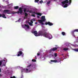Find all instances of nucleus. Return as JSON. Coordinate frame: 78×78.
<instances>
[{
    "label": "nucleus",
    "instance_id": "obj_16",
    "mask_svg": "<svg viewBox=\"0 0 78 78\" xmlns=\"http://www.w3.org/2000/svg\"><path fill=\"white\" fill-rule=\"evenodd\" d=\"M18 8H19L18 6H16L14 7V9H17Z\"/></svg>",
    "mask_w": 78,
    "mask_h": 78
},
{
    "label": "nucleus",
    "instance_id": "obj_43",
    "mask_svg": "<svg viewBox=\"0 0 78 78\" xmlns=\"http://www.w3.org/2000/svg\"><path fill=\"white\" fill-rule=\"evenodd\" d=\"M37 18H39V16H37Z\"/></svg>",
    "mask_w": 78,
    "mask_h": 78
},
{
    "label": "nucleus",
    "instance_id": "obj_41",
    "mask_svg": "<svg viewBox=\"0 0 78 78\" xmlns=\"http://www.w3.org/2000/svg\"><path fill=\"white\" fill-rule=\"evenodd\" d=\"M35 59H37V58H36V56H35Z\"/></svg>",
    "mask_w": 78,
    "mask_h": 78
},
{
    "label": "nucleus",
    "instance_id": "obj_21",
    "mask_svg": "<svg viewBox=\"0 0 78 78\" xmlns=\"http://www.w3.org/2000/svg\"><path fill=\"white\" fill-rule=\"evenodd\" d=\"M54 56L56 57L58 56V54L56 53H54Z\"/></svg>",
    "mask_w": 78,
    "mask_h": 78
},
{
    "label": "nucleus",
    "instance_id": "obj_23",
    "mask_svg": "<svg viewBox=\"0 0 78 78\" xmlns=\"http://www.w3.org/2000/svg\"><path fill=\"white\" fill-rule=\"evenodd\" d=\"M26 73H28V69H26V70H25Z\"/></svg>",
    "mask_w": 78,
    "mask_h": 78
},
{
    "label": "nucleus",
    "instance_id": "obj_33",
    "mask_svg": "<svg viewBox=\"0 0 78 78\" xmlns=\"http://www.w3.org/2000/svg\"><path fill=\"white\" fill-rule=\"evenodd\" d=\"M69 5H70V4H71V3H72V0H69Z\"/></svg>",
    "mask_w": 78,
    "mask_h": 78
},
{
    "label": "nucleus",
    "instance_id": "obj_10",
    "mask_svg": "<svg viewBox=\"0 0 78 78\" xmlns=\"http://www.w3.org/2000/svg\"><path fill=\"white\" fill-rule=\"evenodd\" d=\"M51 62H55L56 63V62H58L57 60H51Z\"/></svg>",
    "mask_w": 78,
    "mask_h": 78
},
{
    "label": "nucleus",
    "instance_id": "obj_2",
    "mask_svg": "<svg viewBox=\"0 0 78 78\" xmlns=\"http://www.w3.org/2000/svg\"><path fill=\"white\" fill-rule=\"evenodd\" d=\"M41 20H38V21L40 23H41V24L42 25H44V23L43 22H44L46 20L45 16H41Z\"/></svg>",
    "mask_w": 78,
    "mask_h": 78
},
{
    "label": "nucleus",
    "instance_id": "obj_51",
    "mask_svg": "<svg viewBox=\"0 0 78 78\" xmlns=\"http://www.w3.org/2000/svg\"><path fill=\"white\" fill-rule=\"evenodd\" d=\"M21 78H22V77H21Z\"/></svg>",
    "mask_w": 78,
    "mask_h": 78
},
{
    "label": "nucleus",
    "instance_id": "obj_48",
    "mask_svg": "<svg viewBox=\"0 0 78 78\" xmlns=\"http://www.w3.org/2000/svg\"><path fill=\"white\" fill-rule=\"evenodd\" d=\"M0 76H2V75L1 74H0Z\"/></svg>",
    "mask_w": 78,
    "mask_h": 78
},
{
    "label": "nucleus",
    "instance_id": "obj_29",
    "mask_svg": "<svg viewBox=\"0 0 78 78\" xmlns=\"http://www.w3.org/2000/svg\"><path fill=\"white\" fill-rule=\"evenodd\" d=\"M50 1H49L48 2H47V5H49V4H50Z\"/></svg>",
    "mask_w": 78,
    "mask_h": 78
},
{
    "label": "nucleus",
    "instance_id": "obj_27",
    "mask_svg": "<svg viewBox=\"0 0 78 78\" xmlns=\"http://www.w3.org/2000/svg\"><path fill=\"white\" fill-rule=\"evenodd\" d=\"M32 61V62H36V60L35 59H33Z\"/></svg>",
    "mask_w": 78,
    "mask_h": 78
},
{
    "label": "nucleus",
    "instance_id": "obj_19",
    "mask_svg": "<svg viewBox=\"0 0 78 78\" xmlns=\"http://www.w3.org/2000/svg\"><path fill=\"white\" fill-rule=\"evenodd\" d=\"M63 50L65 51H67V50H68V48H63Z\"/></svg>",
    "mask_w": 78,
    "mask_h": 78
},
{
    "label": "nucleus",
    "instance_id": "obj_17",
    "mask_svg": "<svg viewBox=\"0 0 78 78\" xmlns=\"http://www.w3.org/2000/svg\"><path fill=\"white\" fill-rule=\"evenodd\" d=\"M62 34L63 36H65L66 35V33L64 32H62Z\"/></svg>",
    "mask_w": 78,
    "mask_h": 78
},
{
    "label": "nucleus",
    "instance_id": "obj_28",
    "mask_svg": "<svg viewBox=\"0 0 78 78\" xmlns=\"http://www.w3.org/2000/svg\"><path fill=\"white\" fill-rule=\"evenodd\" d=\"M2 62H3V61H0V66H1V65L2 64Z\"/></svg>",
    "mask_w": 78,
    "mask_h": 78
},
{
    "label": "nucleus",
    "instance_id": "obj_49",
    "mask_svg": "<svg viewBox=\"0 0 78 78\" xmlns=\"http://www.w3.org/2000/svg\"><path fill=\"white\" fill-rule=\"evenodd\" d=\"M4 66H5V65L4 64Z\"/></svg>",
    "mask_w": 78,
    "mask_h": 78
},
{
    "label": "nucleus",
    "instance_id": "obj_11",
    "mask_svg": "<svg viewBox=\"0 0 78 78\" xmlns=\"http://www.w3.org/2000/svg\"><path fill=\"white\" fill-rule=\"evenodd\" d=\"M58 49L57 48H54L51 50V51H53L56 50Z\"/></svg>",
    "mask_w": 78,
    "mask_h": 78
},
{
    "label": "nucleus",
    "instance_id": "obj_46",
    "mask_svg": "<svg viewBox=\"0 0 78 78\" xmlns=\"http://www.w3.org/2000/svg\"><path fill=\"white\" fill-rule=\"evenodd\" d=\"M33 20V21H35V20Z\"/></svg>",
    "mask_w": 78,
    "mask_h": 78
},
{
    "label": "nucleus",
    "instance_id": "obj_38",
    "mask_svg": "<svg viewBox=\"0 0 78 78\" xmlns=\"http://www.w3.org/2000/svg\"><path fill=\"white\" fill-rule=\"evenodd\" d=\"M37 56H39V55H40V54H39V53H37Z\"/></svg>",
    "mask_w": 78,
    "mask_h": 78
},
{
    "label": "nucleus",
    "instance_id": "obj_15",
    "mask_svg": "<svg viewBox=\"0 0 78 78\" xmlns=\"http://www.w3.org/2000/svg\"><path fill=\"white\" fill-rule=\"evenodd\" d=\"M24 25L25 27H27V28H28V29H29V28H30V26H29V25L27 24H24Z\"/></svg>",
    "mask_w": 78,
    "mask_h": 78
},
{
    "label": "nucleus",
    "instance_id": "obj_5",
    "mask_svg": "<svg viewBox=\"0 0 78 78\" xmlns=\"http://www.w3.org/2000/svg\"><path fill=\"white\" fill-rule=\"evenodd\" d=\"M32 33H33L35 36H39V32L37 35V32L36 31H33L32 32Z\"/></svg>",
    "mask_w": 78,
    "mask_h": 78
},
{
    "label": "nucleus",
    "instance_id": "obj_20",
    "mask_svg": "<svg viewBox=\"0 0 78 78\" xmlns=\"http://www.w3.org/2000/svg\"><path fill=\"white\" fill-rule=\"evenodd\" d=\"M25 16L26 17H27V16H28V14L27 13L25 12Z\"/></svg>",
    "mask_w": 78,
    "mask_h": 78
},
{
    "label": "nucleus",
    "instance_id": "obj_50",
    "mask_svg": "<svg viewBox=\"0 0 78 78\" xmlns=\"http://www.w3.org/2000/svg\"><path fill=\"white\" fill-rule=\"evenodd\" d=\"M4 61H5V60H4Z\"/></svg>",
    "mask_w": 78,
    "mask_h": 78
},
{
    "label": "nucleus",
    "instance_id": "obj_22",
    "mask_svg": "<svg viewBox=\"0 0 78 78\" xmlns=\"http://www.w3.org/2000/svg\"><path fill=\"white\" fill-rule=\"evenodd\" d=\"M75 32L74 30L73 31H72L71 32V33L73 35L74 34V32Z\"/></svg>",
    "mask_w": 78,
    "mask_h": 78
},
{
    "label": "nucleus",
    "instance_id": "obj_37",
    "mask_svg": "<svg viewBox=\"0 0 78 78\" xmlns=\"http://www.w3.org/2000/svg\"><path fill=\"white\" fill-rule=\"evenodd\" d=\"M30 22H31V23H33V21H30Z\"/></svg>",
    "mask_w": 78,
    "mask_h": 78
},
{
    "label": "nucleus",
    "instance_id": "obj_53",
    "mask_svg": "<svg viewBox=\"0 0 78 78\" xmlns=\"http://www.w3.org/2000/svg\"><path fill=\"white\" fill-rule=\"evenodd\" d=\"M55 58H54V59H55Z\"/></svg>",
    "mask_w": 78,
    "mask_h": 78
},
{
    "label": "nucleus",
    "instance_id": "obj_31",
    "mask_svg": "<svg viewBox=\"0 0 78 78\" xmlns=\"http://www.w3.org/2000/svg\"><path fill=\"white\" fill-rule=\"evenodd\" d=\"M39 1V0H35V2H37Z\"/></svg>",
    "mask_w": 78,
    "mask_h": 78
},
{
    "label": "nucleus",
    "instance_id": "obj_32",
    "mask_svg": "<svg viewBox=\"0 0 78 78\" xmlns=\"http://www.w3.org/2000/svg\"><path fill=\"white\" fill-rule=\"evenodd\" d=\"M42 3H43V1L42 0H41L40 1V3L42 4Z\"/></svg>",
    "mask_w": 78,
    "mask_h": 78
},
{
    "label": "nucleus",
    "instance_id": "obj_12",
    "mask_svg": "<svg viewBox=\"0 0 78 78\" xmlns=\"http://www.w3.org/2000/svg\"><path fill=\"white\" fill-rule=\"evenodd\" d=\"M62 5H62V6H63V8H67V7L68 6L67 3L65 4H64L63 5V4Z\"/></svg>",
    "mask_w": 78,
    "mask_h": 78
},
{
    "label": "nucleus",
    "instance_id": "obj_25",
    "mask_svg": "<svg viewBox=\"0 0 78 78\" xmlns=\"http://www.w3.org/2000/svg\"><path fill=\"white\" fill-rule=\"evenodd\" d=\"M50 57H53L54 56V55H53L52 54H51L49 55Z\"/></svg>",
    "mask_w": 78,
    "mask_h": 78
},
{
    "label": "nucleus",
    "instance_id": "obj_3",
    "mask_svg": "<svg viewBox=\"0 0 78 78\" xmlns=\"http://www.w3.org/2000/svg\"><path fill=\"white\" fill-rule=\"evenodd\" d=\"M24 54L22 52V51H20L18 52L17 56H20V55H21L23 57Z\"/></svg>",
    "mask_w": 78,
    "mask_h": 78
},
{
    "label": "nucleus",
    "instance_id": "obj_45",
    "mask_svg": "<svg viewBox=\"0 0 78 78\" xmlns=\"http://www.w3.org/2000/svg\"><path fill=\"white\" fill-rule=\"evenodd\" d=\"M1 72V68H0V73Z\"/></svg>",
    "mask_w": 78,
    "mask_h": 78
},
{
    "label": "nucleus",
    "instance_id": "obj_36",
    "mask_svg": "<svg viewBox=\"0 0 78 78\" xmlns=\"http://www.w3.org/2000/svg\"><path fill=\"white\" fill-rule=\"evenodd\" d=\"M32 16H33L34 17H36V16L34 15H32Z\"/></svg>",
    "mask_w": 78,
    "mask_h": 78
},
{
    "label": "nucleus",
    "instance_id": "obj_13",
    "mask_svg": "<svg viewBox=\"0 0 78 78\" xmlns=\"http://www.w3.org/2000/svg\"><path fill=\"white\" fill-rule=\"evenodd\" d=\"M33 67V65L30 64L29 66H27L28 68H31V67Z\"/></svg>",
    "mask_w": 78,
    "mask_h": 78
},
{
    "label": "nucleus",
    "instance_id": "obj_35",
    "mask_svg": "<svg viewBox=\"0 0 78 78\" xmlns=\"http://www.w3.org/2000/svg\"><path fill=\"white\" fill-rule=\"evenodd\" d=\"M10 78H16V76H13V77L11 76Z\"/></svg>",
    "mask_w": 78,
    "mask_h": 78
},
{
    "label": "nucleus",
    "instance_id": "obj_6",
    "mask_svg": "<svg viewBox=\"0 0 78 78\" xmlns=\"http://www.w3.org/2000/svg\"><path fill=\"white\" fill-rule=\"evenodd\" d=\"M69 2V0H65V1L62 2V3L63 5V6H64V5H65V4L68 3Z\"/></svg>",
    "mask_w": 78,
    "mask_h": 78
},
{
    "label": "nucleus",
    "instance_id": "obj_18",
    "mask_svg": "<svg viewBox=\"0 0 78 78\" xmlns=\"http://www.w3.org/2000/svg\"><path fill=\"white\" fill-rule=\"evenodd\" d=\"M23 11L24 13L26 12H27V9H26V8H24Z\"/></svg>",
    "mask_w": 78,
    "mask_h": 78
},
{
    "label": "nucleus",
    "instance_id": "obj_4",
    "mask_svg": "<svg viewBox=\"0 0 78 78\" xmlns=\"http://www.w3.org/2000/svg\"><path fill=\"white\" fill-rule=\"evenodd\" d=\"M19 11L17 12V13L19 14L20 13V14H22V12H23V10H22V8L20 7L19 9Z\"/></svg>",
    "mask_w": 78,
    "mask_h": 78
},
{
    "label": "nucleus",
    "instance_id": "obj_26",
    "mask_svg": "<svg viewBox=\"0 0 78 78\" xmlns=\"http://www.w3.org/2000/svg\"><path fill=\"white\" fill-rule=\"evenodd\" d=\"M29 25L30 26H33V24H32V23H31V22H30L29 23Z\"/></svg>",
    "mask_w": 78,
    "mask_h": 78
},
{
    "label": "nucleus",
    "instance_id": "obj_7",
    "mask_svg": "<svg viewBox=\"0 0 78 78\" xmlns=\"http://www.w3.org/2000/svg\"><path fill=\"white\" fill-rule=\"evenodd\" d=\"M45 24L46 25H48L49 26H52V25H53V24L50 22H46Z\"/></svg>",
    "mask_w": 78,
    "mask_h": 78
},
{
    "label": "nucleus",
    "instance_id": "obj_40",
    "mask_svg": "<svg viewBox=\"0 0 78 78\" xmlns=\"http://www.w3.org/2000/svg\"><path fill=\"white\" fill-rule=\"evenodd\" d=\"M2 14H0V17H2Z\"/></svg>",
    "mask_w": 78,
    "mask_h": 78
},
{
    "label": "nucleus",
    "instance_id": "obj_34",
    "mask_svg": "<svg viewBox=\"0 0 78 78\" xmlns=\"http://www.w3.org/2000/svg\"><path fill=\"white\" fill-rule=\"evenodd\" d=\"M32 12H33L32 11L30 10V11H29V12H30V13H32Z\"/></svg>",
    "mask_w": 78,
    "mask_h": 78
},
{
    "label": "nucleus",
    "instance_id": "obj_30",
    "mask_svg": "<svg viewBox=\"0 0 78 78\" xmlns=\"http://www.w3.org/2000/svg\"><path fill=\"white\" fill-rule=\"evenodd\" d=\"M74 32H78V29H75L74 30Z\"/></svg>",
    "mask_w": 78,
    "mask_h": 78
},
{
    "label": "nucleus",
    "instance_id": "obj_8",
    "mask_svg": "<svg viewBox=\"0 0 78 78\" xmlns=\"http://www.w3.org/2000/svg\"><path fill=\"white\" fill-rule=\"evenodd\" d=\"M34 14H37V15L38 16H41L42 15V14H41L40 13H36L35 12L32 11V14H34Z\"/></svg>",
    "mask_w": 78,
    "mask_h": 78
},
{
    "label": "nucleus",
    "instance_id": "obj_24",
    "mask_svg": "<svg viewBox=\"0 0 78 78\" xmlns=\"http://www.w3.org/2000/svg\"><path fill=\"white\" fill-rule=\"evenodd\" d=\"M74 51H75L78 52V49H74Z\"/></svg>",
    "mask_w": 78,
    "mask_h": 78
},
{
    "label": "nucleus",
    "instance_id": "obj_14",
    "mask_svg": "<svg viewBox=\"0 0 78 78\" xmlns=\"http://www.w3.org/2000/svg\"><path fill=\"white\" fill-rule=\"evenodd\" d=\"M2 17H3V18H5V19H6V15L4 14H2Z\"/></svg>",
    "mask_w": 78,
    "mask_h": 78
},
{
    "label": "nucleus",
    "instance_id": "obj_44",
    "mask_svg": "<svg viewBox=\"0 0 78 78\" xmlns=\"http://www.w3.org/2000/svg\"><path fill=\"white\" fill-rule=\"evenodd\" d=\"M35 24H37V22H36L35 23Z\"/></svg>",
    "mask_w": 78,
    "mask_h": 78
},
{
    "label": "nucleus",
    "instance_id": "obj_9",
    "mask_svg": "<svg viewBox=\"0 0 78 78\" xmlns=\"http://www.w3.org/2000/svg\"><path fill=\"white\" fill-rule=\"evenodd\" d=\"M10 11L8 9H5L4 10L3 12H4L5 14H9V12Z\"/></svg>",
    "mask_w": 78,
    "mask_h": 78
},
{
    "label": "nucleus",
    "instance_id": "obj_47",
    "mask_svg": "<svg viewBox=\"0 0 78 78\" xmlns=\"http://www.w3.org/2000/svg\"><path fill=\"white\" fill-rule=\"evenodd\" d=\"M24 19H26V17H24Z\"/></svg>",
    "mask_w": 78,
    "mask_h": 78
},
{
    "label": "nucleus",
    "instance_id": "obj_52",
    "mask_svg": "<svg viewBox=\"0 0 78 78\" xmlns=\"http://www.w3.org/2000/svg\"><path fill=\"white\" fill-rule=\"evenodd\" d=\"M0 7H1L0 6Z\"/></svg>",
    "mask_w": 78,
    "mask_h": 78
},
{
    "label": "nucleus",
    "instance_id": "obj_1",
    "mask_svg": "<svg viewBox=\"0 0 78 78\" xmlns=\"http://www.w3.org/2000/svg\"><path fill=\"white\" fill-rule=\"evenodd\" d=\"M45 30H43L38 32V36H43L45 37H48V39H51L52 38V35L50 34L45 32Z\"/></svg>",
    "mask_w": 78,
    "mask_h": 78
},
{
    "label": "nucleus",
    "instance_id": "obj_42",
    "mask_svg": "<svg viewBox=\"0 0 78 78\" xmlns=\"http://www.w3.org/2000/svg\"><path fill=\"white\" fill-rule=\"evenodd\" d=\"M20 20V19H19V20H18V22H19Z\"/></svg>",
    "mask_w": 78,
    "mask_h": 78
},
{
    "label": "nucleus",
    "instance_id": "obj_39",
    "mask_svg": "<svg viewBox=\"0 0 78 78\" xmlns=\"http://www.w3.org/2000/svg\"><path fill=\"white\" fill-rule=\"evenodd\" d=\"M29 11H30V10H27V11H26V12H29Z\"/></svg>",
    "mask_w": 78,
    "mask_h": 78
}]
</instances>
